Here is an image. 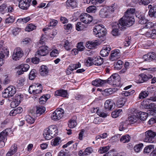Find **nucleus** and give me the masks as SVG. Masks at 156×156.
I'll use <instances>...</instances> for the list:
<instances>
[{"mask_svg":"<svg viewBox=\"0 0 156 156\" xmlns=\"http://www.w3.org/2000/svg\"><path fill=\"white\" fill-rule=\"evenodd\" d=\"M139 113L138 110L135 109H132L129 115L128 120H126L120 123L119 127V130L123 131L127 128L128 125L130 123L133 124L136 122L139 119Z\"/></svg>","mask_w":156,"mask_h":156,"instance_id":"f257e3e1","label":"nucleus"},{"mask_svg":"<svg viewBox=\"0 0 156 156\" xmlns=\"http://www.w3.org/2000/svg\"><path fill=\"white\" fill-rule=\"evenodd\" d=\"M134 22V19L133 17L127 14H125L119 20L118 23L120 27H122V30L125 27H129L132 25Z\"/></svg>","mask_w":156,"mask_h":156,"instance_id":"f03ea898","label":"nucleus"},{"mask_svg":"<svg viewBox=\"0 0 156 156\" xmlns=\"http://www.w3.org/2000/svg\"><path fill=\"white\" fill-rule=\"evenodd\" d=\"M58 132V130L56 126L52 125L44 130L43 135L46 140H49L56 136Z\"/></svg>","mask_w":156,"mask_h":156,"instance_id":"7ed1b4c3","label":"nucleus"},{"mask_svg":"<svg viewBox=\"0 0 156 156\" xmlns=\"http://www.w3.org/2000/svg\"><path fill=\"white\" fill-rule=\"evenodd\" d=\"M117 5L116 4H114L111 6L105 7L101 9L99 11V15L103 18L107 17L109 14L112 13L116 9Z\"/></svg>","mask_w":156,"mask_h":156,"instance_id":"20e7f679","label":"nucleus"},{"mask_svg":"<svg viewBox=\"0 0 156 156\" xmlns=\"http://www.w3.org/2000/svg\"><path fill=\"white\" fill-rule=\"evenodd\" d=\"M145 135L144 141L147 143H153L154 141V137L156 136V132L151 130H149L145 132Z\"/></svg>","mask_w":156,"mask_h":156,"instance_id":"39448f33","label":"nucleus"},{"mask_svg":"<svg viewBox=\"0 0 156 156\" xmlns=\"http://www.w3.org/2000/svg\"><path fill=\"white\" fill-rule=\"evenodd\" d=\"M16 92V89L13 86L8 87L2 93L4 98H10Z\"/></svg>","mask_w":156,"mask_h":156,"instance_id":"423d86ee","label":"nucleus"},{"mask_svg":"<svg viewBox=\"0 0 156 156\" xmlns=\"http://www.w3.org/2000/svg\"><path fill=\"white\" fill-rule=\"evenodd\" d=\"M42 85L36 84L30 86L29 88V92L30 94H39L42 92Z\"/></svg>","mask_w":156,"mask_h":156,"instance_id":"0eeeda50","label":"nucleus"},{"mask_svg":"<svg viewBox=\"0 0 156 156\" xmlns=\"http://www.w3.org/2000/svg\"><path fill=\"white\" fill-rule=\"evenodd\" d=\"M64 114L63 109H61L60 110H57L53 113L51 118L54 121H57L62 118Z\"/></svg>","mask_w":156,"mask_h":156,"instance_id":"6e6552de","label":"nucleus"},{"mask_svg":"<svg viewBox=\"0 0 156 156\" xmlns=\"http://www.w3.org/2000/svg\"><path fill=\"white\" fill-rule=\"evenodd\" d=\"M80 20L85 24H89L93 20V17L89 14L87 13H82L80 16Z\"/></svg>","mask_w":156,"mask_h":156,"instance_id":"1a4fd4ad","label":"nucleus"},{"mask_svg":"<svg viewBox=\"0 0 156 156\" xmlns=\"http://www.w3.org/2000/svg\"><path fill=\"white\" fill-rule=\"evenodd\" d=\"M23 53L21 49L20 48H17L14 51L12 55V59L15 60H19L23 56Z\"/></svg>","mask_w":156,"mask_h":156,"instance_id":"9d476101","label":"nucleus"},{"mask_svg":"<svg viewBox=\"0 0 156 156\" xmlns=\"http://www.w3.org/2000/svg\"><path fill=\"white\" fill-rule=\"evenodd\" d=\"M112 34L114 36H118L120 34L119 29L122 30V27H120L119 23L117 22H115L112 23Z\"/></svg>","mask_w":156,"mask_h":156,"instance_id":"9b49d317","label":"nucleus"},{"mask_svg":"<svg viewBox=\"0 0 156 156\" xmlns=\"http://www.w3.org/2000/svg\"><path fill=\"white\" fill-rule=\"evenodd\" d=\"M81 67V64L80 62L77 64H71L67 69L66 73L67 75H69L72 73V71Z\"/></svg>","mask_w":156,"mask_h":156,"instance_id":"f8f14e48","label":"nucleus"},{"mask_svg":"<svg viewBox=\"0 0 156 156\" xmlns=\"http://www.w3.org/2000/svg\"><path fill=\"white\" fill-rule=\"evenodd\" d=\"M143 58L145 61H151L156 59V54L153 52H149L147 54L144 55Z\"/></svg>","mask_w":156,"mask_h":156,"instance_id":"ddd939ff","label":"nucleus"},{"mask_svg":"<svg viewBox=\"0 0 156 156\" xmlns=\"http://www.w3.org/2000/svg\"><path fill=\"white\" fill-rule=\"evenodd\" d=\"M119 78V76L118 74L115 73L109 77L107 80H106V82L110 84L114 85L116 84V81Z\"/></svg>","mask_w":156,"mask_h":156,"instance_id":"4468645a","label":"nucleus"},{"mask_svg":"<svg viewBox=\"0 0 156 156\" xmlns=\"http://www.w3.org/2000/svg\"><path fill=\"white\" fill-rule=\"evenodd\" d=\"M48 47L46 46H40L38 50L37 54L39 56H44L48 53Z\"/></svg>","mask_w":156,"mask_h":156,"instance_id":"2eb2a0df","label":"nucleus"},{"mask_svg":"<svg viewBox=\"0 0 156 156\" xmlns=\"http://www.w3.org/2000/svg\"><path fill=\"white\" fill-rule=\"evenodd\" d=\"M110 59L114 61L119 58L121 56V53L118 49H115L112 51Z\"/></svg>","mask_w":156,"mask_h":156,"instance_id":"dca6fc26","label":"nucleus"},{"mask_svg":"<svg viewBox=\"0 0 156 156\" xmlns=\"http://www.w3.org/2000/svg\"><path fill=\"white\" fill-rule=\"evenodd\" d=\"M111 50L110 46L109 45H106L104 46L101 51L100 54L102 57L108 56L109 54L110 51Z\"/></svg>","mask_w":156,"mask_h":156,"instance_id":"f3484780","label":"nucleus"},{"mask_svg":"<svg viewBox=\"0 0 156 156\" xmlns=\"http://www.w3.org/2000/svg\"><path fill=\"white\" fill-rule=\"evenodd\" d=\"M104 106L105 109L111 110L115 108V105L113 100H108L105 102Z\"/></svg>","mask_w":156,"mask_h":156,"instance_id":"a211bd4d","label":"nucleus"},{"mask_svg":"<svg viewBox=\"0 0 156 156\" xmlns=\"http://www.w3.org/2000/svg\"><path fill=\"white\" fill-rule=\"evenodd\" d=\"M29 0H21L19 2V6L23 10H27L30 6Z\"/></svg>","mask_w":156,"mask_h":156,"instance_id":"6ab92c4d","label":"nucleus"},{"mask_svg":"<svg viewBox=\"0 0 156 156\" xmlns=\"http://www.w3.org/2000/svg\"><path fill=\"white\" fill-rule=\"evenodd\" d=\"M18 68L20 70L17 71L18 74H22L23 72L27 71L30 68L29 65L27 64H22L19 66Z\"/></svg>","mask_w":156,"mask_h":156,"instance_id":"aec40b11","label":"nucleus"},{"mask_svg":"<svg viewBox=\"0 0 156 156\" xmlns=\"http://www.w3.org/2000/svg\"><path fill=\"white\" fill-rule=\"evenodd\" d=\"M66 5L68 9H73L76 6V2L75 0H67Z\"/></svg>","mask_w":156,"mask_h":156,"instance_id":"412c9836","label":"nucleus"},{"mask_svg":"<svg viewBox=\"0 0 156 156\" xmlns=\"http://www.w3.org/2000/svg\"><path fill=\"white\" fill-rule=\"evenodd\" d=\"M39 72L41 76H45L48 75L49 70L46 66L42 65L40 67Z\"/></svg>","mask_w":156,"mask_h":156,"instance_id":"4be33fe9","label":"nucleus"},{"mask_svg":"<svg viewBox=\"0 0 156 156\" xmlns=\"http://www.w3.org/2000/svg\"><path fill=\"white\" fill-rule=\"evenodd\" d=\"M67 91L63 89L57 90L55 91V96H61L66 97L67 94Z\"/></svg>","mask_w":156,"mask_h":156,"instance_id":"5701e85b","label":"nucleus"},{"mask_svg":"<svg viewBox=\"0 0 156 156\" xmlns=\"http://www.w3.org/2000/svg\"><path fill=\"white\" fill-rule=\"evenodd\" d=\"M9 51L5 48H2V45H0V56L2 58H4L5 56H8Z\"/></svg>","mask_w":156,"mask_h":156,"instance_id":"b1692460","label":"nucleus"},{"mask_svg":"<svg viewBox=\"0 0 156 156\" xmlns=\"http://www.w3.org/2000/svg\"><path fill=\"white\" fill-rule=\"evenodd\" d=\"M106 83V80H103L100 79H96L92 82V85L97 87L102 86Z\"/></svg>","mask_w":156,"mask_h":156,"instance_id":"393cba45","label":"nucleus"},{"mask_svg":"<svg viewBox=\"0 0 156 156\" xmlns=\"http://www.w3.org/2000/svg\"><path fill=\"white\" fill-rule=\"evenodd\" d=\"M17 147L16 144H14L11 147L10 150L6 154V156H11L14 154L17 151Z\"/></svg>","mask_w":156,"mask_h":156,"instance_id":"a878e982","label":"nucleus"},{"mask_svg":"<svg viewBox=\"0 0 156 156\" xmlns=\"http://www.w3.org/2000/svg\"><path fill=\"white\" fill-rule=\"evenodd\" d=\"M136 16L139 19L138 22L141 24H146L148 21V20L145 18L143 14H136Z\"/></svg>","mask_w":156,"mask_h":156,"instance_id":"bb28decb","label":"nucleus"},{"mask_svg":"<svg viewBox=\"0 0 156 156\" xmlns=\"http://www.w3.org/2000/svg\"><path fill=\"white\" fill-rule=\"evenodd\" d=\"M22 111V108L19 107L16 109H13L9 113V115L12 116H15L17 114L20 113Z\"/></svg>","mask_w":156,"mask_h":156,"instance_id":"cd10ccee","label":"nucleus"},{"mask_svg":"<svg viewBox=\"0 0 156 156\" xmlns=\"http://www.w3.org/2000/svg\"><path fill=\"white\" fill-rule=\"evenodd\" d=\"M93 63L96 66H100L103 62V59L100 56L97 57L93 59Z\"/></svg>","mask_w":156,"mask_h":156,"instance_id":"c85d7f7f","label":"nucleus"},{"mask_svg":"<svg viewBox=\"0 0 156 156\" xmlns=\"http://www.w3.org/2000/svg\"><path fill=\"white\" fill-rule=\"evenodd\" d=\"M106 31L105 29H102L101 31H100L98 32L95 34H94L96 36V37H103L105 36L106 34Z\"/></svg>","mask_w":156,"mask_h":156,"instance_id":"c756f323","label":"nucleus"},{"mask_svg":"<svg viewBox=\"0 0 156 156\" xmlns=\"http://www.w3.org/2000/svg\"><path fill=\"white\" fill-rule=\"evenodd\" d=\"M148 80V76L147 75L144 74H141L140 75L139 79L138 80V83H142Z\"/></svg>","mask_w":156,"mask_h":156,"instance_id":"7c9ffc66","label":"nucleus"},{"mask_svg":"<svg viewBox=\"0 0 156 156\" xmlns=\"http://www.w3.org/2000/svg\"><path fill=\"white\" fill-rule=\"evenodd\" d=\"M149 94L147 91L144 90L142 91L139 94L138 98L139 99H143L147 97Z\"/></svg>","mask_w":156,"mask_h":156,"instance_id":"2f4dec72","label":"nucleus"},{"mask_svg":"<svg viewBox=\"0 0 156 156\" xmlns=\"http://www.w3.org/2000/svg\"><path fill=\"white\" fill-rule=\"evenodd\" d=\"M122 110L119 109L115 110L112 113V117L113 118H116L122 113Z\"/></svg>","mask_w":156,"mask_h":156,"instance_id":"473e14b6","label":"nucleus"},{"mask_svg":"<svg viewBox=\"0 0 156 156\" xmlns=\"http://www.w3.org/2000/svg\"><path fill=\"white\" fill-rule=\"evenodd\" d=\"M130 139V137L128 135H126L122 136L120 139L121 142L123 143L128 142Z\"/></svg>","mask_w":156,"mask_h":156,"instance_id":"72a5a7b5","label":"nucleus"},{"mask_svg":"<svg viewBox=\"0 0 156 156\" xmlns=\"http://www.w3.org/2000/svg\"><path fill=\"white\" fill-rule=\"evenodd\" d=\"M139 118L142 121L145 120L148 116L147 113L145 112H141L140 113L139 112Z\"/></svg>","mask_w":156,"mask_h":156,"instance_id":"f704fd0d","label":"nucleus"},{"mask_svg":"<svg viewBox=\"0 0 156 156\" xmlns=\"http://www.w3.org/2000/svg\"><path fill=\"white\" fill-rule=\"evenodd\" d=\"M8 134L7 130L5 129L0 133V140H4Z\"/></svg>","mask_w":156,"mask_h":156,"instance_id":"c9c22d12","label":"nucleus"},{"mask_svg":"<svg viewBox=\"0 0 156 156\" xmlns=\"http://www.w3.org/2000/svg\"><path fill=\"white\" fill-rule=\"evenodd\" d=\"M61 142V139L59 137H56L53 139L51 142V145L55 146L58 145Z\"/></svg>","mask_w":156,"mask_h":156,"instance_id":"e433bc0d","label":"nucleus"},{"mask_svg":"<svg viewBox=\"0 0 156 156\" xmlns=\"http://www.w3.org/2000/svg\"><path fill=\"white\" fill-rule=\"evenodd\" d=\"M77 125V122L75 120L71 119L68 122V126L70 128H73Z\"/></svg>","mask_w":156,"mask_h":156,"instance_id":"4c0bfd02","label":"nucleus"},{"mask_svg":"<svg viewBox=\"0 0 156 156\" xmlns=\"http://www.w3.org/2000/svg\"><path fill=\"white\" fill-rule=\"evenodd\" d=\"M45 111V108L41 107H37L36 111V114L37 115V116L40 115L43 113H44Z\"/></svg>","mask_w":156,"mask_h":156,"instance_id":"58836bf2","label":"nucleus"},{"mask_svg":"<svg viewBox=\"0 0 156 156\" xmlns=\"http://www.w3.org/2000/svg\"><path fill=\"white\" fill-rule=\"evenodd\" d=\"M23 99V95L21 94H16L14 100L20 104Z\"/></svg>","mask_w":156,"mask_h":156,"instance_id":"ea45409f","label":"nucleus"},{"mask_svg":"<svg viewBox=\"0 0 156 156\" xmlns=\"http://www.w3.org/2000/svg\"><path fill=\"white\" fill-rule=\"evenodd\" d=\"M154 147V146L153 145L147 146L145 147L144 152V153H148L151 152Z\"/></svg>","mask_w":156,"mask_h":156,"instance_id":"a19ab883","label":"nucleus"},{"mask_svg":"<svg viewBox=\"0 0 156 156\" xmlns=\"http://www.w3.org/2000/svg\"><path fill=\"white\" fill-rule=\"evenodd\" d=\"M114 92V91L111 88L105 89L103 92V94L105 96H108L112 94Z\"/></svg>","mask_w":156,"mask_h":156,"instance_id":"79ce46f5","label":"nucleus"},{"mask_svg":"<svg viewBox=\"0 0 156 156\" xmlns=\"http://www.w3.org/2000/svg\"><path fill=\"white\" fill-rule=\"evenodd\" d=\"M64 47L67 51L70 50L72 48L71 43L69 42L68 40H66L65 42Z\"/></svg>","mask_w":156,"mask_h":156,"instance_id":"37998d69","label":"nucleus"},{"mask_svg":"<svg viewBox=\"0 0 156 156\" xmlns=\"http://www.w3.org/2000/svg\"><path fill=\"white\" fill-rule=\"evenodd\" d=\"M102 29H104L103 27H102V25H95L93 29V32L94 34H96L99 31H101Z\"/></svg>","mask_w":156,"mask_h":156,"instance_id":"c03bdc74","label":"nucleus"},{"mask_svg":"<svg viewBox=\"0 0 156 156\" xmlns=\"http://www.w3.org/2000/svg\"><path fill=\"white\" fill-rule=\"evenodd\" d=\"M96 7L94 5H91L87 8L86 11L88 13H94L96 11Z\"/></svg>","mask_w":156,"mask_h":156,"instance_id":"a18cd8bd","label":"nucleus"},{"mask_svg":"<svg viewBox=\"0 0 156 156\" xmlns=\"http://www.w3.org/2000/svg\"><path fill=\"white\" fill-rule=\"evenodd\" d=\"M147 114L149 115H154L156 114V107L153 108H150L147 111Z\"/></svg>","mask_w":156,"mask_h":156,"instance_id":"49530a36","label":"nucleus"},{"mask_svg":"<svg viewBox=\"0 0 156 156\" xmlns=\"http://www.w3.org/2000/svg\"><path fill=\"white\" fill-rule=\"evenodd\" d=\"M36 26L35 25L32 24H29L25 28V30L28 32H30L36 29Z\"/></svg>","mask_w":156,"mask_h":156,"instance_id":"de8ad7c7","label":"nucleus"},{"mask_svg":"<svg viewBox=\"0 0 156 156\" xmlns=\"http://www.w3.org/2000/svg\"><path fill=\"white\" fill-rule=\"evenodd\" d=\"M134 92L135 91L134 90H129L128 91H122V94L123 96L127 97L132 95L134 93Z\"/></svg>","mask_w":156,"mask_h":156,"instance_id":"09e8293b","label":"nucleus"},{"mask_svg":"<svg viewBox=\"0 0 156 156\" xmlns=\"http://www.w3.org/2000/svg\"><path fill=\"white\" fill-rule=\"evenodd\" d=\"M7 6L5 4H2L0 6V13L4 14L6 12Z\"/></svg>","mask_w":156,"mask_h":156,"instance_id":"8fccbe9b","label":"nucleus"},{"mask_svg":"<svg viewBox=\"0 0 156 156\" xmlns=\"http://www.w3.org/2000/svg\"><path fill=\"white\" fill-rule=\"evenodd\" d=\"M30 18L29 17H27L23 18H20L17 20V22L22 23H26L30 20Z\"/></svg>","mask_w":156,"mask_h":156,"instance_id":"3c124183","label":"nucleus"},{"mask_svg":"<svg viewBox=\"0 0 156 156\" xmlns=\"http://www.w3.org/2000/svg\"><path fill=\"white\" fill-rule=\"evenodd\" d=\"M109 146L104 147L100 148L98 151L101 154H103L107 152L109 150Z\"/></svg>","mask_w":156,"mask_h":156,"instance_id":"603ef678","label":"nucleus"},{"mask_svg":"<svg viewBox=\"0 0 156 156\" xmlns=\"http://www.w3.org/2000/svg\"><path fill=\"white\" fill-rule=\"evenodd\" d=\"M36 70L33 69L30 72L29 74V78L30 80H33L36 76L35 75Z\"/></svg>","mask_w":156,"mask_h":156,"instance_id":"864d4df0","label":"nucleus"},{"mask_svg":"<svg viewBox=\"0 0 156 156\" xmlns=\"http://www.w3.org/2000/svg\"><path fill=\"white\" fill-rule=\"evenodd\" d=\"M143 146V144L141 143L136 145L134 147L135 151L136 152H138L141 149Z\"/></svg>","mask_w":156,"mask_h":156,"instance_id":"5fc2aeb1","label":"nucleus"},{"mask_svg":"<svg viewBox=\"0 0 156 156\" xmlns=\"http://www.w3.org/2000/svg\"><path fill=\"white\" fill-rule=\"evenodd\" d=\"M26 119L27 122L30 124H33L35 121L34 119L29 115L27 116Z\"/></svg>","mask_w":156,"mask_h":156,"instance_id":"6e6d98bb","label":"nucleus"},{"mask_svg":"<svg viewBox=\"0 0 156 156\" xmlns=\"http://www.w3.org/2000/svg\"><path fill=\"white\" fill-rule=\"evenodd\" d=\"M125 99L120 98L118 100L117 102V105L119 107H121L123 106L125 103Z\"/></svg>","mask_w":156,"mask_h":156,"instance_id":"4d7b16f0","label":"nucleus"},{"mask_svg":"<svg viewBox=\"0 0 156 156\" xmlns=\"http://www.w3.org/2000/svg\"><path fill=\"white\" fill-rule=\"evenodd\" d=\"M93 59L90 57H88L86 61V65L87 66H90L94 65L93 63Z\"/></svg>","mask_w":156,"mask_h":156,"instance_id":"13d9d810","label":"nucleus"},{"mask_svg":"<svg viewBox=\"0 0 156 156\" xmlns=\"http://www.w3.org/2000/svg\"><path fill=\"white\" fill-rule=\"evenodd\" d=\"M116 154L117 152L114 149L110 151L107 153V156H116Z\"/></svg>","mask_w":156,"mask_h":156,"instance_id":"bf43d9fd","label":"nucleus"},{"mask_svg":"<svg viewBox=\"0 0 156 156\" xmlns=\"http://www.w3.org/2000/svg\"><path fill=\"white\" fill-rule=\"evenodd\" d=\"M98 115L100 116L103 117H105L107 116V114L105 113L104 112L100 110H98L97 111Z\"/></svg>","mask_w":156,"mask_h":156,"instance_id":"052dcab7","label":"nucleus"},{"mask_svg":"<svg viewBox=\"0 0 156 156\" xmlns=\"http://www.w3.org/2000/svg\"><path fill=\"white\" fill-rule=\"evenodd\" d=\"M107 136V133H104L101 135L97 136L96 137V140L99 141L101 138H106Z\"/></svg>","mask_w":156,"mask_h":156,"instance_id":"680f3d73","label":"nucleus"},{"mask_svg":"<svg viewBox=\"0 0 156 156\" xmlns=\"http://www.w3.org/2000/svg\"><path fill=\"white\" fill-rule=\"evenodd\" d=\"M77 48L80 51H83L85 48L84 47L83 45V43L81 42L78 44Z\"/></svg>","mask_w":156,"mask_h":156,"instance_id":"e2e57ef3","label":"nucleus"},{"mask_svg":"<svg viewBox=\"0 0 156 156\" xmlns=\"http://www.w3.org/2000/svg\"><path fill=\"white\" fill-rule=\"evenodd\" d=\"M145 24V28L147 29H150L154 26V24L151 22H149L148 21H147Z\"/></svg>","mask_w":156,"mask_h":156,"instance_id":"0e129e2a","label":"nucleus"},{"mask_svg":"<svg viewBox=\"0 0 156 156\" xmlns=\"http://www.w3.org/2000/svg\"><path fill=\"white\" fill-rule=\"evenodd\" d=\"M148 14L151 17H156V10L154 11V9H150Z\"/></svg>","mask_w":156,"mask_h":156,"instance_id":"69168bd1","label":"nucleus"},{"mask_svg":"<svg viewBox=\"0 0 156 156\" xmlns=\"http://www.w3.org/2000/svg\"><path fill=\"white\" fill-rule=\"evenodd\" d=\"M58 51L57 49H54L50 53V55L51 57H56L58 54Z\"/></svg>","mask_w":156,"mask_h":156,"instance_id":"338daca9","label":"nucleus"},{"mask_svg":"<svg viewBox=\"0 0 156 156\" xmlns=\"http://www.w3.org/2000/svg\"><path fill=\"white\" fill-rule=\"evenodd\" d=\"M15 18L13 16H9L5 20V22L6 23H12L14 22Z\"/></svg>","mask_w":156,"mask_h":156,"instance_id":"774afa93","label":"nucleus"}]
</instances>
